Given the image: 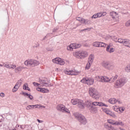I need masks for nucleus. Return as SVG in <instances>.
Segmentation results:
<instances>
[{
	"mask_svg": "<svg viewBox=\"0 0 130 130\" xmlns=\"http://www.w3.org/2000/svg\"><path fill=\"white\" fill-rule=\"evenodd\" d=\"M110 48V45H108V46L107 47V51H108L109 52H110V53H111L114 51V49L113 48H111L109 50Z\"/></svg>",
	"mask_w": 130,
	"mask_h": 130,
	"instance_id": "5701e85b",
	"label": "nucleus"
},
{
	"mask_svg": "<svg viewBox=\"0 0 130 130\" xmlns=\"http://www.w3.org/2000/svg\"><path fill=\"white\" fill-rule=\"evenodd\" d=\"M108 45L103 42H100V47H106Z\"/></svg>",
	"mask_w": 130,
	"mask_h": 130,
	"instance_id": "7c9ffc66",
	"label": "nucleus"
},
{
	"mask_svg": "<svg viewBox=\"0 0 130 130\" xmlns=\"http://www.w3.org/2000/svg\"><path fill=\"white\" fill-rule=\"evenodd\" d=\"M23 88L24 90H27L29 92L30 91H31V89H30V88H29V87H28V83H25L23 86Z\"/></svg>",
	"mask_w": 130,
	"mask_h": 130,
	"instance_id": "a878e982",
	"label": "nucleus"
},
{
	"mask_svg": "<svg viewBox=\"0 0 130 130\" xmlns=\"http://www.w3.org/2000/svg\"><path fill=\"white\" fill-rule=\"evenodd\" d=\"M73 55L77 58H85L88 56V52L86 51H77L74 53Z\"/></svg>",
	"mask_w": 130,
	"mask_h": 130,
	"instance_id": "20e7f679",
	"label": "nucleus"
},
{
	"mask_svg": "<svg viewBox=\"0 0 130 130\" xmlns=\"http://www.w3.org/2000/svg\"><path fill=\"white\" fill-rule=\"evenodd\" d=\"M88 79H86V78H84L82 80H81V83H86L87 84Z\"/></svg>",
	"mask_w": 130,
	"mask_h": 130,
	"instance_id": "a19ab883",
	"label": "nucleus"
},
{
	"mask_svg": "<svg viewBox=\"0 0 130 130\" xmlns=\"http://www.w3.org/2000/svg\"><path fill=\"white\" fill-rule=\"evenodd\" d=\"M47 51H52L53 50V49L51 47H48L46 48Z\"/></svg>",
	"mask_w": 130,
	"mask_h": 130,
	"instance_id": "a18cd8bd",
	"label": "nucleus"
},
{
	"mask_svg": "<svg viewBox=\"0 0 130 130\" xmlns=\"http://www.w3.org/2000/svg\"><path fill=\"white\" fill-rule=\"evenodd\" d=\"M101 66L109 71H111L114 69V64L111 63L107 61H103L101 63Z\"/></svg>",
	"mask_w": 130,
	"mask_h": 130,
	"instance_id": "423d86ee",
	"label": "nucleus"
},
{
	"mask_svg": "<svg viewBox=\"0 0 130 130\" xmlns=\"http://www.w3.org/2000/svg\"><path fill=\"white\" fill-rule=\"evenodd\" d=\"M104 112H105V113L108 114V115H110V114H111V112L109 111V110H108V109H105L104 110Z\"/></svg>",
	"mask_w": 130,
	"mask_h": 130,
	"instance_id": "2f4dec72",
	"label": "nucleus"
},
{
	"mask_svg": "<svg viewBox=\"0 0 130 130\" xmlns=\"http://www.w3.org/2000/svg\"><path fill=\"white\" fill-rule=\"evenodd\" d=\"M76 48H80L82 45L80 44H76Z\"/></svg>",
	"mask_w": 130,
	"mask_h": 130,
	"instance_id": "3c124183",
	"label": "nucleus"
},
{
	"mask_svg": "<svg viewBox=\"0 0 130 130\" xmlns=\"http://www.w3.org/2000/svg\"><path fill=\"white\" fill-rule=\"evenodd\" d=\"M37 121L38 122H39V123H42L43 122V121H42V120H39V119H37Z\"/></svg>",
	"mask_w": 130,
	"mask_h": 130,
	"instance_id": "13d9d810",
	"label": "nucleus"
},
{
	"mask_svg": "<svg viewBox=\"0 0 130 130\" xmlns=\"http://www.w3.org/2000/svg\"><path fill=\"white\" fill-rule=\"evenodd\" d=\"M81 24H84L85 25H89L91 24V21L88 19H85L83 18Z\"/></svg>",
	"mask_w": 130,
	"mask_h": 130,
	"instance_id": "aec40b11",
	"label": "nucleus"
},
{
	"mask_svg": "<svg viewBox=\"0 0 130 130\" xmlns=\"http://www.w3.org/2000/svg\"><path fill=\"white\" fill-rule=\"evenodd\" d=\"M91 106H105L106 107H108V106L105 105V104L102 102H92Z\"/></svg>",
	"mask_w": 130,
	"mask_h": 130,
	"instance_id": "2eb2a0df",
	"label": "nucleus"
},
{
	"mask_svg": "<svg viewBox=\"0 0 130 130\" xmlns=\"http://www.w3.org/2000/svg\"><path fill=\"white\" fill-rule=\"evenodd\" d=\"M119 111H120V112H123V111H124V109L125 108L123 107H120L118 109Z\"/></svg>",
	"mask_w": 130,
	"mask_h": 130,
	"instance_id": "ea45409f",
	"label": "nucleus"
},
{
	"mask_svg": "<svg viewBox=\"0 0 130 130\" xmlns=\"http://www.w3.org/2000/svg\"><path fill=\"white\" fill-rule=\"evenodd\" d=\"M93 46L95 47H100V42H95L93 44Z\"/></svg>",
	"mask_w": 130,
	"mask_h": 130,
	"instance_id": "473e14b6",
	"label": "nucleus"
},
{
	"mask_svg": "<svg viewBox=\"0 0 130 130\" xmlns=\"http://www.w3.org/2000/svg\"><path fill=\"white\" fill-rule=\"evenodd\" d=\"M109 102L111 104H115L116 103V99L113 98V99H110L109 101Z\"/></svg>",
	"mask_w": 130,
	"mask_h": 130,
	"instance_id": "cd10ccee",
	"label": "nucleus"
},
{
	"mask_svg": "<svg viewBox=\"0 0 130 130\" xmlns=\"http://www.w3.org/2000/svg\"><path fill=\"white\" fill-rule=\"evenodd\" d=\"M126 83V79L125 78H120L115 82V88H121Z\"/></svg>",
	"mask_w": 130,
	"mask_h": 130,
	"instance_id": "39448f33",
	"label": "nucleus"
},
{
	"mask_svg": "<svg viewBox=\"0 0 130 130\" xmlns=\"http://www.w3.org/2000/svg\"><path fill=\"white\" fill-rule=\"evenodd\" d=\"M41 107H43V108H45V107L40 106V105H32V108L34 109V108H40Z\"/></svg>",
	"mask_w": 130,
	"mask_h": 130,
	"instance_id": "c756f323",
	"label": "nucleus"
},
{
	"mask_svg": "<svg viewBox=\"0 0 130 130\" xmlns=\"http://www.w3.org/2000/svg\"><path fill=\"white\" fill-rule=\"evenodd\" d=\"M71 103L73 105H76L78 108L80 109H83L84 107V101L81 100L79 99H72L71 100Z\"/></svg>",
	"mask_w": 130,
	"mask_h": 130,
	"instance_id": "f03ea898",
	"label": "nucleus"
},
{
	"mask_svg": "<svg viewBox=\"0 0 130 130\" xmlns=\"http://www.w3.org/2000/svg\"><path fill=\"white\" fill-rule=\"evenodd\" d=\"M110 115V116H112V117H114V118L116 117V115H115V114H114V113H112V112H111V114Z\"/></svg>",
	"mask_w": 130,
	"mask_h": 130,
	"instance_id": "603ef678",
	"label": "nucleus"
},
{
	"mask_svg": "<svg viewBox=\"0 0 130 130\" xmlns=\"http://www.w3.org/2000/svg\"><path fill=\"white\" fill-rule=\"evenodd\" d=\"M23 69H25V68L23 67H18L15 68L14 71H15V72L16 73H20V72H22V70H23Z\"/></svg>",
	"mask_w": 130,
	"mask_h": 130,
	"instance_id": "6ab92c4d",
	"label": "nucleus"
},
{
	"mask_svg": "<svg viewBox=\"0 0 130 130\" xmlns=\"http://www.w3.org/2000/svg\"><path fill=\"white\" fill-rule=\"evenodd\" d=\"M64 73L66 75H70L71 76H77L80 74V72H76L73 70H70L69 71H64Z\"/></svg>",
	"mask_w": 130,
	"mask_h": 130,
	"instance_id": "4468645a",
	"label": "nucleus"
},
{
	"mask_svg": "<svg viewBox=\"0 0 130 130\" xmlns=\"http://www.w3.org/2000/svg\"><path fill=\"white\" fill-rule=\"evenodd\" d=\"M74 115L75 118H76V119H77L78 121L80 122L82 124H86L87 122V119H86V117H85V116L82 115V114H80L79 113H75L74 114Z\"/></svg>",
	"mask_w": 130,
	"mask_h": 130,
	"instance_id": "f257e3e1",
	"label": "nucleus"
},
{
	"mask_svg": "<svg viewBox=\"0 0 130 130\" xmlns=\"http://www.w3.org/2000/svg\"><path fill=\"white\" fill-rule=\"evenodd\" d=\"M125 26L126 27H129L130 26V20H128L126 23H125Z\"/></svg>",
	"mask_w": 130,
	"mask_h": 130,
	"instance_id": "79ce46f5",
	"label": "nucleus"
},
{
	"mask_svg": "<svg viewBox=\"0 0 130 130\" xmlns=\"http://www.w3.org/2000/svg\"><path fill=\"white\" fill-rule=\"evenodd\" d=\"M56 30H57V28H54V29L53 30V32L54 33V32H55V31H56Z\"/></svg>",
	"mask_w": 130,
	"mask_h": 130,
	"instance_id": "680f3d73",
	"label": "nucleus"
},
{
	"mask_svg": "<svg viewBox=\"0 0 130 130\" xmlns=\"http://www.w3.org/2000/svg\"><path fill=\"white\" fill-rule=\"evenodd\" d=\"M41 92H42V93H45L46 92V89H45V88H41Z\"/></svg>",
	"mask_w": 130,
	"mask_h": 130,
	"instance_id": "8fccbe9b",
	"label": "nucleus"
},
{
	"mask_svg": "<svg viewBox=\"0 0 130 130\" xmlns=\"http://www.w3.org/2000/svg\"><path fill=\"white\" fill-rule=\"evenodd\" d=\"M56 109L59 111H61L62 112H64L65 113H70V110L69 109L66 108V106L63 105H58Z\"/></svg>",
	"mask_w": 130,
	"mask_h": 130,
	"instance_id": "9d476101",
	"label": "nucleus"
},
{
	"mask_svg": "<svg viewBox=\"0 0 130 130\" xmlns=\"http://www.w3.org/2000/svg\"><path fill=\"white\" fill-rule=\"evenodd\" d=\"M114 125H121L122 126H123V125H124V124H123L122 122L116 121L114 122Z\"/></svg>",
	"mask_w": 130,
	"mask_h": 130,
	"instance_id": "bb28decb",
	"label": "nucleus"
},
{
	"mask_svg": "<svg viewBox=\"0 0 130 130\" xmlns=\"http://www.w3.org/2000/svg\"><path fill=\"white\" fill-rule=\"evenodd\" d=\"M50 34H48L47 35V36H49V35H50Z\"/></svg>",
	"mask_w": 130,
	"mask_h": 130,
	"instance_id": "338daca9",
	"label": "nucleus"
},
{
	"mask_svg": "<svg viewBox=\"0 0 130 130\" xmlns=\"http://www.w3.org/2000/svg\"><path fill=\"white\" fill-rule=\"evenodd\" d=\"M89 109L92 113H96L97 112V110H98L96 107H94L92 106L89 108Z\"/></svg>",
	"mask_w": 130,
	"mask_h": 130,
	"instance_id": "a211bd4d",
	"label": "nucleus"
},
{
	"mask_svg": "<svg viewBox=\"0 0 130 130\" xmlns=\"http://www.w3.org/2000/svg\"><path fill=\"white\" fill-rule=\"evenodd\" d=\"M77 49L76 44H71L67 46V50H69V51H73L74 49Z\"/></svg>",
	"mask_w": 130,
	"mask_h": 130,
	"instance_id": "dca6fc26",
	"label": "nucleus"
},
{
	"mask_svg": "<svg viewBox=\"0 0 130 130\" xmlns=\"http://www.w3.org/2000/svg\"><path fill=\"white\" fill-rule=\"evenodd\" d=\"M5 68H7V69L10 68V64L8 63L4 64Z\"/></svg>",
	"mask_w": 130,
	"mask_h": 130,
	"instance_id": "de8ad7c7",
	"label": "nucleus"
},
{
	"mask_svg": "<svg viewBox=\"0 0 130 130\" xmlns=\"http://www.w3.org/2000/svg\"><path fill=\"white\" fill-rule=\"evenodd\" d=\"M125 71L127 73H130V64L127 65L125 68Z\"/></svg>",
	"mask_w": 130,
	"mask_h": 130,
	"instance_id": "f704fd0d",
	"label": "nucleus"
},
{
	"mask_svg": "<svg viewBox=\"0 0 130 130\" xmlns=\"http://www.w3.org/2000/svg\"><path fill=\"white\" fill-rule=\"evenodd\" d=\"M21 85H22V80L20 79L18 81V82L14 86V88L12 89V92H13L14 93H15V92H17L19 88H20Z\"/></svg>",
	"mask_w": 130,
	"mask_h": 130,
	"instance_id": "ddd939ff",
	"label": "nucleus"
},
{
	"mask_svg": "<svg viewBox=\"0 0 130 130\" xmlns=\"http://www.w3.org/2000/svg\"><path fill=\"white\" fill-rule=\"evenodd\" d=\"M17 66L16 65L13 64H10L9 65V69H12L13 70H15Z\"/></svg>",
	"mask_w": 130,
	"mask_h": 130,
	"instance_id": "58836bf2",
	"label": "nucleus"
},
{
	"mask_svg": "<svg viewBox=\"0 0 130 130\" xmlns=\"http://www.w3.org/2000/svg\"><path fill=\"white\" fill-rule=\"evenodd\" d=\"M39 43H37L33 46L34 48H37V47H39Z\"/></svg>",
	"mask_w": 130,
	"mask_h": 130,
	"instance_id": "49530a36",
	"label": "nucleus"
},
{
	"mask_svg": "<svg viewBox=\"0 0 130 130\" xmlns=\"http://www.w3.org/2000/svg\"><path fill=\"white\" fill-rule=\"evenodd\" d=\"M93 60H94V55H93L92 54H91L89 56L88 62H90V63H92Z\"/></svg>",
	"mask_w": 130,
	"mask_h": 130,
	"instance_id": "4be33fe9",
	"label": "nucleus"
},
{
	"mask_svg": "<svg viewBox=\"0 0 130 130\" xmlns=\"http://www.w3.org/2000/svg\"><path fill=\"white\" fill-rule=\"evenodd\" d=\"M89 94L91 97L94 99H99L100 98V94L97 90L94 88H90L89 90Z\"/></svg>",
	"mask_w": 130,
	"mask_h": 130,
	"instance_id": "7ed1b4c3",
	"label": "nucleus"
},
{
	"mask_svg": "<svg viewBox=\"0 0 130 130\" xmlns=\"http://www.w3.org/2000/svg\"><path fill=\"white\" fill-rule=\"evenodd\" d=\"M45 39H46V36H45L42 40H45Z\"/></svg>",
	"mask_w": 130,
	"mask_h": 130,
	"instance_id": "0e129e2a",
	"label": "nucleus"
},
{
	"mask_svg": "<svg viewBox=\"0 0 130 130\" xmlns=\"http://www.w3.org/2000/svg\"><path fill=\"white\" fill-rule=\"evenodd\" d=\"M95 80H96V81H98V82H106V81H108V77L106 76H96L95 77Z\"/></svg>",
	"mask_w": 130,
	"mask_h": 130,
	"instance_id": "9b49d317",
	"label": "nucleus"
},
{
	"mask_svg": "<svg viewBox=\"0 0 130 130\" xmlns=\"http://www.w3.org/2000/svg\"><path fill=\"white\" fill-rule=\"evenodd\" d=\"M83 19H84V18H82L81 17H77L76 18L77 21H79V22H81V24H82V22H83Z\"/></svg>",
	"mask_w": 130,
	"mask_h": 130,
	"instance_id": "4c0bfd02",
	"label": "nucleus"
},
{
	"mask_svg": "<svg viewBox=\"0 0 130 130\" xmlns=\"http://www.w3.org/2000/svg\"><path fill=\"white\" fill-rule=\"evenodd\" d=\"M116 103H118V104H121V103H122L121 102H120V101L119 100H116Z\"/></svg>",
	"mask_w": 130,
	"mask_h": 130,
	"instance_id": "4d7b16f0",
	"label": "nucleus"
},
{
	"mask_svg": "<svg viewBox=\"0 0 130 130\" xmlns=\"http://www.w3.org/2000/svg\"><path fill=\"white\" fill-rule=\"evenodd\" d=\"M24 64L25 66H29L30 67H31V66L32 67H34L35 66H38V64H39V61L36 60L31 59L25 61Z\"/></svg>",
	"mask_w": 130,
	"mask_h": 130,
	"instance_id": "6e6552de",
	"label": "nucleus"
},
{
	"mask_svg": "<svg viewBox=\"0 0 130 130\" xmlns=\"http://www.w3.org/2000/svg\"><path fill=\"white\" fill-rule=\"evenodd\" d=\"M111 130H116V129L115 128H114V127L112 126Z\"/></svg>",
	"mask_w": 130,
	"mask_h": 130,
	"instance_id": "e2e57ef3",
	"label": "nucleus"
},
{
	"mask_svg": "<svg viewBox=\"0 0 130 130\" xmlns=\"http://www.w3.org/2000/svg\"><path fill=\"white\" fill-rule=\"evenodd\" d=\"M117 78H118V76L116 75L115 76H113L110 79L108 78V81H107L106 82H110L111 83H112L113 82H114V81H116V80H117Z\"/></svg>",
	"mask_w": 130,
	"mask_h": 130,
	"instance_id": "f3484780",
	"label": "nucleus"
},
{
	"mask_svg": "<svg viewBox=\"0 0 130 130\" xmlns=\"http://www.w3.org/2000/svg\"><path fill=\"white\" fill-rule=\"evenodd\" d=\"M92 102L91 101H87L85 102V105H86L87 107H88V108H91V107H92Z\"/></svg>",
	"mask_w": 130,
	"mask_h": 130,
	"instance_id": "412c9836",
	"label": "nucleus"
},
{
	"mask_svg": "<svg viewBox=\"0 0 130 130\" xmlns=\"http://www.w3.org/2000/svg\"><path fill=\"white\" fill-rule=\"evenodd\" d=\"M118 42L119 43H121V44H123L125 46H127V47H130V40L128 39H119L118 40Z\"/></svg>",
	"mask_w": 130,
	"mask_h": 130,
	"instance_id": "1a4fd4ad",
	"label": "nucleus"
},
{
	"mask_svg": "<svg viewBox=\"0 0 130 130\" xmlns=\"http://www.w3.org/2000/svg\"><path fill=\"white\" fill-rule=\"evenodd\" d=\"M41 89H42L41 88H39V87L37 88V91H39L40 92H41Z\"/></svg>",
	"mask_w": 130,
	"mask_h": 130,
	"instance_id": "052dcab7",
	"label": "nucleus"
},
{
	"mask_svg": "<svg viewBox=\"0 0 130 130\" xmlns=\"http://www.w3.org/2000/svg\"><path fill=\"white\" fill-rule=\"evenodd\" d=\"M91 66H92V63L89 62L88 61V63H87L85 69L86 70H89V69H90V67H91Z\"/></svg>",
	"mask_w": 130,
	"mask_h": 130,
	"instance_id": "c9c22d12",
	"label": "nucleus"
},
{
	"mask_svg": "<svg viewBox=\"0 0 130 130\" xmlns=\"http://www.w3.org/2000/svg\"><path fill=\"white\" fill-rule=\"evenodd\" d=\"M32 84L34 86H39L40 85V84L36 82H33Z\"/></svg>",
	"mask_w": 130,
	"mask_h": 130,
	"instance_id": "864d4df0",
	"label": "nucleus"
},
{
	"mask_svg": "<svg viewBox=\"0 0 130 130\" xmlns=\"http://www.w3.org/2000/svg\"><path fill=\"white\" fill-rule=\"evenodd\" d=\"M120 129H121V130H125L124 129L121 128H120Z\"/></svg>",
	"mask_w": 130,
	"mask_h": 130,
	"instance_id": "69168bd1",
	"label": "nucleus"
},
{
	"mask_svg": "<svg viewBox=\"0 0 130 130\" xmlns=\"http://www.w3.org/2000/svg\"><path fill=\"white\" fill-rule=\"evenodd\" d=\"M86 30L90 31V28H85V29H82V31H86Z\"/></svg>",
	"mask_w": 130,
	"mask_h": 130,
	"instance_id": "bf43d9fd",
	"label": "nucleus"
},
{
	"mask_svg": "<svg viewBox=\"0 0 130 130\" xmlns=\"http://www.w3.org/2000/svg\"><path fill=\"white\" fill-rule=\"evenodd\" d=\"M52 61L54 63H57L58 64H60V66H63L65 62L63 60H62L60 58H55L52 60Z\"/></svg>",
	"mask_w": 130,
	"mask_h": 130,
	"instance_id": "f8f14e48",
	"label": "nucleus"
},
{
	"mask_svg": "<svg viewBox=\"0 0 130 130\" xmlns=\"http://www.w3.org/2000/svg\"><path fill=\"white\" fill-rule=\"evenodd\" d=\"M98 18H100V17H103L106 16V12H100L97 14Z\"/></svg>",
	"mask_w": 130,
	"mask_h": 130,
	"instance_id": "c85d7f7f",
	"label": "nucleus"
},
{
	"mask_svg": "<svg viewBox=\"0 0 130 130\" xmlns=\"http://www.w3.org/2000/svg\"><path fill=\"white\" fill-rule=\"evenodd\" d=\"M108 121L109 123H110V124H112V125H114V121H112L111 120H109Z\"/></svg>",
	"mask_w": 130,
	"mask_h": 130,
	"instance_id": "c03bdc74",
	"label": "nucleus"
},
{
	"mask_svg": "<svg viewBox=\"0 0 130 130\" xmlns=\"http://www.w3.org/2000/svg\"><path fill=\"white\" fill-rule=\"evenodd\" d=\"M3 64H0V67H3Z\"/></svg>",
	"mask_w": 130,
	"mask_h": 130,
	"instance_id": "774afa93",
	"label": "nucleus"
},
{
	"mask_svg": "<svg viewBox=\"0 0 130 130\" xmlns=\"http://www.w3.org/2000/svg\"><path fill=\"white\" fill-rule=\"evenodd\" d=\"M98 18V14H94L91 17V19H97Z\"/></svg>",
	"mask_w": 130,
	"mask_h": 130,
	"instance_id": "37998d69",
	"label": "nucleus"
},
{
	"mask_svg": "<svg viewBox=\"0 0 130 130\" xmlns=\"http://www.w3.org/2000/svg\"><path fill=\"white\" fill-rule=\"evenodd\" d=\"M1 97H4L5 96V93L4 92H2L0 93Z\"/></svg>",
	"mask_w": 130,
	"mask_h": 130,
	"instance_id": "6e6d98bb",
	"label": "nucleus"
},
{
	"mask_svg": "<svg viewBox=\"0 0 130 130\" xmlns=\"http://www.w3.org/2000/svg\"><path fill=\"white\" fill-rule=\"evenodd\" d=\"M22 95H24V96H28V98H29V99L30 100H32L33 99V96H32L31 94H28L27 92H23L22 93Z\"/></svg>",
	"mask_w": 130,
	"mask_h": 130,
	"instance_id": "393cba45",
	"label": "nucleus"
},
{
	"mask_svg": "<svg viewBox=\"0 0 130 130\" xmlns=\"http://www.w3.org/2000/svg\"><path fill=\"white\" fill-rule=\"evenodd\" d=\"M39 82L42 87H51L52 86L47 78L39 79Z\"/></svg>",
	"mask_w": 130,
	"mask_h": 130,
	"instance_id": "0eeeda50",
	"label": "nucleus"
},
{
	"mask_svg": "<svg viewBox=\"0 0 130 130\" xmlns=\"http://www.w3.org/2000/svg\"><path fill=\"white\" fill-rule=\"evenodd\" d=\"M26 110H31L33 109V105H28L26 107Z\"/></svg>",
	"mask_w": 130,
	"mask_h": 130,
	"instance_id": "e433bc0d",
	"label": "nucleus"
},
{
	"mask_svg": "<svg viewBox=\"0 0 130 130\" xmlns=\"http://www.w3.org/2000/svg\"><path fill=\"white\" fill-rule=\"evenodd\" d=\"M3 120H4V117H3V116L0 115V123L1 122H2V121H3Z\"/></svg>",
	"mask_w": 130,
	"mask_h": 130,
	"instance_id": "5fc2aeb1",
	"label": "nucleus"
},
{
	"mask_svg": "<svg viewBox=\"0 0 130 130\" xmlns=\"http://www.w3.org/2000/svg\"><path fill=\"white\" fill-rule=\"evenodd\" d=\"M112 127V125H107L106 128H108L109 130H111Z\"/></svg>",
	"mask_w": 130,
	"mask_h": 130,
	"instance_id": "09e8293b",
	"label": "nucleus"
},
{
	"mask_svg": "<svg viewBox=\"0 0 130 130\" xmlns=\"http://www.w3.org/2000/svg\"><path fill=\"white\" fill-rule=\"evenodd\" d=\"M86 84H87V85H93V84H94V79H87Z\"/></svg>",
	"mask_w": 130,
	"mask_h": 130,
	"instance_id": "b1692460",
	"label": "nucleus"
},
{
	"mask_svg": "<svg viewBox=\"0 0 130 130\" xmlns=\"http://www.w3.org/2000/svg\"><path fill=\"white\" fill-rule=\"evenodd\" d=\"M110 15L111 16L112 18L113 19H114L115 18V16H116V12H112L110 13Z\"/></svg>",
	"mask_w": 130,
	"mask_h": 130,
	"instance_id": "72a5a7b5",
	"label": "nucleus"
}]
</instances>
